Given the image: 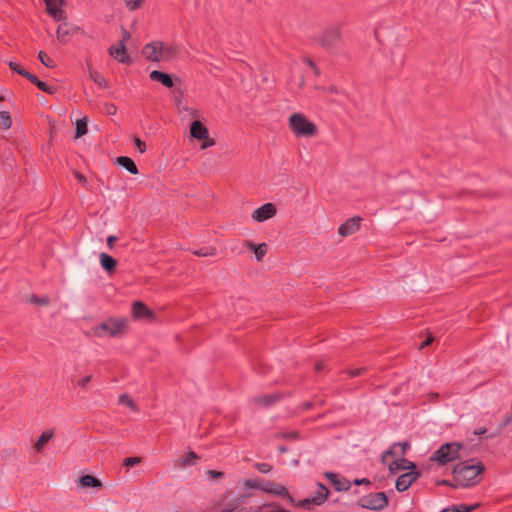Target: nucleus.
Here are the masks:
<instances>
[{"mask_svg":"<svg viewBox=\"0 0 512 512\" xmlns=\"http://www.w3.org/2000/svg\"><path fill=\"white\" fill-rule=\"evenodd\" d=\"M485 466L481 461L469 459L454 466L452 470L455 487H473L480 481Z\"/></svg>","mask_w":512,"mask_h":512,"instance_id":"nucleus-1","label":"nucleus"},{"mask_svg":"<svg viewBox=\"0 0 512 512\" xmlns=\"http://www.w3.org/2000/svg\"><path fill=\"white\" fill-rule=\"evenodd\" d=\"M289 129L298 137H313L318 131L316 124L302 113H293L289 117Z\"/></svg>","mask_w":512,"mask_h":512,"instance_id":"nucleus-2","label":"nucleus"},{"mask_svg":"<svg viewBox=\"0 0 512 512\" xmlns=\"http://www.w3.org/2000/svg\"><path fill=\"white\" fill-rule=\"evenodd\" d=\"M320 45L332 54L339 55L343 50V39L339 27L324 30L318 37Z\"/></svg>","mask_w":512,"mask_h":512,"instance_id":"nucleus-3","label":"nucleus"},{"mask_svg":"<svg viewBox=\"0 0 512 512\" xmlns=\"http://www.w3.org/2000/svg\"><path fill=\"white\" fill-rule=\"evenodd\" d=\"M127 329V320L124 318H109L93 328L97 337L109 335L110 337H121Z\"/></svg>","mask_w":512,"mask_h":512,"instance_id":"nucleus-4","label":"nucleus"},{"mask_svg":"<svg viewBox=\"0 0 512 512\" xmlns=\"http://www.w3.org/2000/svg\"><path fill=\"white\" fill-rule=\"evenodd\" d=\"M461 448L462 444L458 442L445 443L432 454L430 460L446 465L460 457Z\"/></svg>","mask_w":512,"mask_h":512,"instance_id":"nucleus-5","label":"nucleus"},{"mask_svg":"<svg viewBox=\"0 0 512 512\" xmlns=\"http://www.w3.org/2000/svg\"><path fill=\"white\" fill-rule=\"evenodd\" d=\"M357 505L368 510L381 511L387 507L388 498L385 492L370 493L361 497Z\"/></svg>","mask_w":512,"mask_h":512,"instance_id":"nucleus-6","label":"nucleus"},{"mask_svg":"<svg viewBox=\"0 0 512 512\" xmlns=\"http://www.w3.org/2000/svg\"><path fill=\"white\" fill-rule=\"evenodd\" d=\"M130 37L128 31H124L123 40L118 45H112L108 49L109 55L120 63L130 65L132 63L130 55L127 53L124 41Z\"/></svg>","mask_w":512,"mask_h":512,"instance_id":"nucleus-7","label":"nucleus"},{"mask_svg":"<svg viewBox=\"0 0 512 512\" xmlns=\"http://www.w3.org/2000/svg\"><path fill=\"white\" fill-rule=\"evenodd\" d=\"M180 54V45L174 42L159 41V58L161 61H171Z\"/></svg>","mask_w":512,"mask_h":512,"instance_id":"nucleus-8","label":"nucleus"},{"mask_svg":"<svg viewBox=\"0 0 512 512\" xmlns=\"http://www.w3.org/2000/svg\"><path fill=\"white\" fill-rule=\"evenodd\" d=\"M261 490L268 494L285 498L289 501V503H294V498L290 495L288 489L281 484L271 481H265L263 483V487H261Z\"/></svg>","mask_w":512,"mask_h":512,"instance_id":"nucleus-9","label":"nucleus"},{"mask_svg":"<svg viewBox=\"0 0 512 512\" xmlns=\"http://www.w3.org/2000/svg\"><path fill=\"white\" fill-rule=\"evenodd\" d=\"M80 31L81 28L79 26L63 22L59 24L56 31L57 40L62 44H67L70 41L71 37L76 35Z\"/></svg>","mask_w":512,"mask_h":512,"instance_id":"nucleus-10","label":"nucleus"},{"mask_svg":"<svg viewBox=\"0 0 512 512\" xmlns=\"http://www.w3.org/2000/svg\"><path fill=\"white\" fill-rule=\"evenodd\" d=\"M420 476L421 472L417 469L401 474L396 479V490L398 492L406 491Z\"/></svg>","mask_w":512,"mask_h":512,"instance_id":"nucleus-11","label":"nucleus"},{"mask_svg":"<svg viewBox=\"0 0 512 512\" xmlns=\"http://www.w3.org/2000/svg\"><path fill=\"white\" fill-rule=\"evenodd\" d=\"M47 13L56 21H63L66 19L65 11L62 6L65 4L64 0H44Z\"/></svg>","mask_w":512,"mask_h":512,"instance_id":"nucleus-12","label":"nucleus"},{"mask_svg":"<svg viewBox=\"0 0 512 512\" xmlns=\"http://www.w3.org/2000/svg\"><path fill=\"white\" fill-rule=\"evenodd\" d=\"M276 213V206L273 203H266L253 211L252 218L257 222H264L274 217Z\"/></svg>","mask_w":512,"mask_h":512,"instance_id":"nucleus-13","label":"nucleus"},{"mask_svg":"<svg viewBox=\"0 0 512 512\" xmlns=\"http://www.w3.org/2000/svg\"><path fill=\"white\" fill-rule=\"evenodd\" d=\"M362 218L360 216H354L347 219L344 223H342L338 228V233L342 237H347L360 229Z\"/></svg>","mask_w":512,"mask_h":512,"instance_id":"nucleus-14","label":"nucleus"},{"mask_svg":"<svg viewBox=\"0 0 512 512\" xmlns=\"http://www.w3.org/2000/svg\"><path fill=\"white\" fill-rule=\"evenodd\" d=\"M325 477L330 481L336 491H348L351 487V482L348 479L334 472H326Z\"/></svg>","mask_w":512,"mask_h":512,"instance_id":"nucleus-15","label":"nucleus"},{"mask_svg":"<svg viewBox=\"0 0 512 512\" xmlns=\"http://www.w3.org/2000/svg\"><path fill=\"white\" fill-rule=\"evenodd\" d=\"M416 469H417L416 464L414 462L406 459L405 457H400L399 459L394 460L389 464V471L392 474H396L400 470L413 471Z\"/></svg>","mask_w":512,"mask_h":512,"instance_id":"nucleus-16","label":"nucleus"},{"mask_svg":"<svg viewBox=\"0 0 512 512\" xmlns=\"http://www.w3.org/2000/svg\"><path fill=\"white\" fill-rule=\"evenodd\" d=\"M142 55L151 62H160L159 41H153L144 45Z\"/></svg>","mask_w":512,"mask_h":512,"instance_id":"nucleus-17","label":"nucleus"},{"mask_svg":"<svg viewBox=\"0 0 512 512\" xmlns=\"http://www.w3.org/2000/svg\"><path fill=\"white\" fill-rule=\"evenodd\" d=\"M132 316L135 319H149L153 317V312L141 301H135L132 304Z\"/></svg>","mask_w":512,"mask_h":512,"instance_id":"nucleus-18","label":"nucleus"},{"mask_svg":"<svg viewBox=\"0 0 512 512\" xmlns=\"http://www.w3.org/2000/svg\"><path fill=\"white\" fill-rule=\"evenodd\" d=\"M190 134L193 138H195L197 140H207L209 138V133H208L207 128L199 120H195L191 123Z\"/></svg>","mask_w":512,"mask_h":512,"instance_id":"nucleus-19","label":"nucleus"},{"mask_svg":"<svg viewBox=\"0 0 512 512\" xmlns=\"http://www.w3.org/2000/svg\"><path fill=\"white\" fill-rule=\"evenodd\" d=\"M410 448L408 441L397 442L390 446V448L383 454V458L386 456H399L404 457L407 450Z\"/></svg>","mask_w":512,"mask_h":512,"instance_id":"nucleus-20","label":"nucleus"},{"mask_svg":"<svg viewBox=\"0 0 512 512\" xmlns=\"http://www.w3.org/2000/svg\"><path fill=\"white\" fill-rule=\"evenodd\" d=\"M77 485L82 488H96L101 489L103 487V483L100 479L96 478L93 475H83L79 477V479L76 481Z\"/></svg>","mask_w":512,"mask_h":512,"instance_id":"nucleus-21","label":"nucleus"},{"mask_svg":"<svg viewBox=\"0 0 512 512\" xmlns=\"http://www.w3.org/2000/svg\"><path fill=\"white\" fill-rule=\"evenodd\" d=\"M149 77L152 81L159 82L166 88H172L174 86L173 79L168 73L153 70L150 72Z\"/></svg>","mask_w":512,"mask_h":512,"instance_id":"nucleus-22","label":"nucleus"},{"mask_svg":"<svg viewBox=\"0 0 512 512\" xmlns=\"http://www.w3.org/2000/svg\"><path fill=\"white\" fill-rule=\"evenodd\" d=\"M282 398L280 393H273L270 395H261L254 398V403L260 407H269Z\"/></svg>","mask_w":512,"mask_h":512,"instance_id":"nucleus-23","label":"nucleus"},{"mask_svg":"<svg viewBox=\"0 0 512 512\" xmlns=\"http://www.w3.org/2000/svg\"><path fill=\"white\" fill-rule=\"evenodd\" d=\"M53 436V429L45 430L44 432H42L34 444L35 451L38 453L42 452L43 449L45 448V445L53 438Z\"/></svg>","mask_w":512,"mask_h":512,"instance_id":"nucleus-24","label":"nucleus"},{"mask_svg":"<svg viewBox=\"0 0 512 512\" xmlns=\"http://www.w3.org/2000/svg\"><path fill=\"white\" fill-rule=\"evenodd\" d=\"M99 259H100V264L102 266V268L108 272V273H113L116 269V266H117V261L110 255H108L107 253H100L99 255Z\"/></svg>","mask_w":512,"mask_h":512,"instance_id":"nucleus-25","label":"nucleus"},{"mask_svg":"<svg viewBox=\"0 0 512 512\" xmlns=\"http://www.w3.org/2000/svg\"><path fill=\"white\" fill-rule=\"evenodd\" d=\"M199 459L200 457L194 451H189L177 461V467L184 468L194 466Z\"/></svg>","mask_w":512,"mask_h":512,"instance_id":"nucleus-26","label":"nucleus"},{"mask_svg":"<svg viewBox=\"0 0 512 512\" xmlns=\"http://www.w3.org/2000/svg\"><path fill=\"white\" fill-rule=\"evenodd\" d=\"M328 495H329L328 488L325 485L318 483V490L311 497V501L313 502V505L319 506L326 501Z\"/></svg>","mask_w":512,"mask_h":512,"instance_id":"nucleus-27","label":"nucleus"},{"mask_svg":"<svg viewBox=\"0 0 512 512\" xmlns=\"http://www.w3.org/2000/svg\"><path fill=\"white\" fill-rule=\"evenodd\" d=\"M249 512H291L281 508L277 503L263 504L260 506L251 507Z\"/></svg>","mask_w":512,"mask_h":512,"instance_id":"nucleus-28","label":"nucleus"},{"mask_svg":"<svg viewBox=\"0 0 512 512\" xmlns=\"http://www.w3.org/2000/svg\"><path fill=\"white\" fill-rule=\"evenodd\" d=\"M116 164H118L119 166L123 167L128 172H130L131 174H137L138 173V168H137L135 162L133 161V159H131L130 157H127V156L117 157Z\"/></svg>","mask_w":512,"mask_h":512,"instance_id":"nucleus-29","label":"nucleus"},{"mask_svg":"<svg viewBox=\"0 0 512 512\" xmlns=\"http://www.w3.org/2000/svg\"><path fill=\"white\" fill-rule=\"evenodd\" d=\"M31 83H33L39 90L47 93L54 94L56 92V88L49 86L47 83L39 80L35 75L31 74L27 78Z\"/></svg>","mask_w":512,"mask_h":512,"instance_id":"nucleus-30","label":"nucleus"},{"mask_svg":"<svg viewBox=\"0 0 512 512\" xmlns=\"http://www.w3.org/2000/svg\"><path fill=\"white\" fill-rule=\"evenodd\" d=\"M478 507H479V504H474V505L458 504V505H452L450 507L444 508L441 510V512H472Z\"/></svg>","mask_w":512,"mask_h":512,"instance_id":"nucleus-31","label":"nucleus"},{"mask_svg":"<svg viewBox=\"0 0 512 512\" xmlns=\"http://www.w3.org/2000/svg\"><path fill=\"white\" fill-rule=\"evenodd\" d=\"M89 77L99 87L104 88V89H107L109 87L107 80L100 72H98L96 70H90Z\"/></svg>","mask_w":512,"mask_h":512,"instance_id":"nucleus-32","label":"nucleus"},{"mask_svg":"<svg viewBox=\"0 0 512 512\" xmlns=\"http://www.w3.org/2000/svg\"><path fill=\"white\" fill-rule=\"evenodd\" d=\"M246 497L247 496H242V497L234 500L233 502L229 503L228 505L222 507L219 512H241L242 511L241 504Z\"/></svg>","mask_w":512,"mask_h":512,"instance_id":"nucleus-33","label":"nucleus"},{"mask_svg":"<svg viewBox=\"0 0 512 512\" xmlns=\"http://www.w3.org/2000/svg\"><path fill=\"white\" fill-rule=\"evenodd\" d=\"M87 133V119L84 117L76 122V137H82Z\"/></svg>","mask_w":512,"mask_h":512,"instance_id":"nucleus-34","label":"nucleus"},{"mask_svg":"<svg viewBox=\"0 0 512 512\" xmlns=\"http://www.w3.org/2000/svg\"><path fill=\"white\" fill-rule=\"evenodd\" d=\"M37 58L45 67H47V68L55 67L54 61L44 51H39Z\"/></svg>","mask_w":512,"mask_h":512,"instance_id":"nucleus-35","label":"nucleus"},{"mask_svg":"<svg viewBox=\"0 0 512 512\" xmlns=\"http://www.w3.org/2000/svg\"><path fill=\"white\" fill-rule=\"evenodd\" d=\"M12 125V120L9 112L1 111L0 112V127L3 129H9Z\"/></svg>","mask_w":512,"mask_h":512,"instance_id":"nucleus-36","label":"nucleus"},{"mask_svg":"<svg viewBox=\"0 0 512 512\" xmlns=\"http://www.w3.org/2000/svg\"><path fill=\"white\" fill-rule=\"evenodd\" d=\"M8 65L12 71L18 73L19 75H21L22 77H24L26 79L30 75V73L28 71H26L24 68H22L18 63L14 62V61H10L8 63Z\"/></svg>","mask_w":512,"mask_h":512,"instance_id":"nucleus-37","label":"nucleus"},{"mask_svg":"<svg viewBox=\"0 0 512 512\" xmlns=\"http://www.w3.org/2000/svg\"><path fill=\"white\" fill-rule=\"evenodd\" d=\"M193 254L196 256H200V257L214 256V255H216V249L215 248H201V249L195 250L193 252Z\"/></svg>","mask_w":512,"mask_h":512,"instance_id":"nucleus-38","label":"nucleus"},{"mask_svg":"<svg viewBox=\"0 0 512 512\" xmlns=\"http://www.w3.org/2000/svg\"><path fill=\"white\" fill-rule=\"evenodd\" d=\"M267 253V245L265 243L258 244L254 250L255 257L258 261H261Z\"/></svg>","mask_w":512,"mask_h":512,"instance_id":"nucleus-39","label":"nucleus"},{"mask_svg":"<svg viewBox=\"0 0 512 512\" xmlns=\"http://www.w3.org/2000/svg\"><path fill=\"white\" fill-rule=\"evenodd\" d=\"M119 402L130 407L132 410H137V406L134 401L126 394L120 395Z\"/></svg>","mask_w":512,"mask_h":512,"instance_id":"nucleus-40","label":"nucleus"},{"mask_svg":"<svg viewBox=\"0 0 512 512\" xmlns=\"http://www.w3.org/2000/svg\"><path fill=\"white\" fill-rule=\"evenodd\" d=\"M290 504L294 507H302L305 509H310V506L313 505V502L311 501V497H310V498H306V499L299 500V501H296L294 499V503H290Z\"/></svg>","mask_w":512,"mask_h":512,"instance_id":"nucleus-41","label":"nucleus"},{"mask_svg":"<svg viewBox=\"0 0 512 512\" xmlns=\"http://www.w3.org/2000/svg\"><path fill=\"white\" fill-rule=\"evenodd\" d=\"M254 468L260 473L267 474L272 471V465L268 463H255Z\"/></svg>","mask_w":512,"mask_h":512,"instance_id":"nucleus-42","label":"nucleus"},{"mask_svg":"<svg viewBox=\"0 0 512 512\" xmlns=\"http://www.w3.org/2000/svg\"><path fill=\"white\" fill-rule=\"evenodd\" d=\"M128 10L134 11L140 8L143 0H123Z\"/></svg>","mask_w":512,"mask_h":512,"instance_id":"nucleus-43","label":"nucleus"},{"mask_svg":"<svg viewBox=\"0 0 512 512\" xmlns=\"http://www.w3.org/2000/svg\"><path fill=\"white\" fill-rule=\"evenodd\" d=\"M30 302L36 305H48L50 300L48 297H38L36 295H33L30 298Z\"/></svg>","mask_w":512,"mask_h":512,"instance_id":"nucleus-44","label":"nucleus"},{"mask_svg":"<svg viewBox=\"0 0 512 512\" xmlns=\"http://www.w3.org/2000/svg\"><path fill=\"white\" fill-rule=\"evenodd\" d=\"M244 486L249 489H260L263 487V484H260L258 480L248 479L244 481Z\"/></svg>","mask_w":512,"mask_h":512,"instance_id":"nucleus-45","label":"nucleus"},{"mask_svg":"<svg viewBox=\"0 0 512 512\" xmlns=\"http://www.w3.org/2000/svg\"><path fill=\"white\" fill-rule=\"evenodd\" d=\"M141 462V458L139 457H127L123 461V465L125 467H132L136 464H139Z\"/></svg>","mask_w":512,"mask_h":512,"instance_id":"nucleus-46","label":"nucleus"},{"mask_svg":"<svg viewBox=\"0 0 512 512\" xmlns=\"http://www.w3.org/2000/svg\"><path fill=\"white\" fill-rule=\"evenodd\" d=\"M366 370L367 369L365 367L350 369L347 371V374L349 377H358L363 375L366 372Z\"/></svg>","mask_w":512,"mask_h":512,"instance_id":"nucleus-47","label":"nucleus"},{"mask_svg":"<svg viewBox=\"0 0 512 512\" xmlns=\"http://www.w3.org/2000/svg\"><path fill=\"white\" fill-rule=\"evenodd\" d=\"M133 142L140 153H144L146 151V143L142 141L140 138L135 137Z\"/></svg>","mask_w":512,"mask_h":512,"instance_id":"nucleus-48","label":"nucleus"},{"mask_svg":"<svg viewBox=\"0 0 512 512\" xmlns=\"http://www.w3.org/2000/svg\"><path fill=\"white\" fill-rule=\"evenodd\" d=\"M512 423V412L505 415L502 422L499 424V430H503L505 427Z\"/></svg>","mask_w":512,"mask_h":512,"instance_id":"nucleus-49","label":"nucleus"},{"mask_svg":"<svg viewBox=\"0 0 512 512\" xmlns=\"http://www.w3.org/2000/svg\"><path fill=\"white\" fill-rule=\"evenodd\" d=\"M278 437H281L283 439L293 440V439L298 438V432L292 431V432H287V433H280L278 435Z\"/></svg>","mask_w":512,"mask_h":512,"instance_id":"nucleus-50","label":"nucleus"},{"mask_svg":"<svg viewBox=\"0 0 512 512\" xmlns=\"http://www.w3.org/2000/svg\"><path fill=\"white\" fill-rule=\"evenodd\" d=\"M105 111L108 115H114L117 112V107L112 103H106Z\"/></svg>","mask_w":512,"mask_h":512,"instance_id":"nucleus-51","label":"nucleus"},{"mask_svg":"<svg viewBox=\"0 0 512 512\" xmlns=\"http://www.w3.org/2000/svg\"><path fill=\"white\" fill-rule=\"evenodd\" d=\"M91 379H92V375H87V376L83 377L82 379H80L77 382V385L82 388H85L88 385V383L91 381Z\"/></svg>","mask_w":512,"mask_h":512,"instance_id":"nucleus-52","label":"nucleus"},{"mask_svg":"<svg viewBox=\"0 0 512 512\" xmlns=\"http://www.w3.org/2000/svg\"><path fill=\"white\" fill-rule=\"evenodd\" d=\"M352 483L354 485H358V486H360V485L370 486L371 485V481L368 478L354 479Z\"/></svg>","mask_w":512,"mask_h":512,"instance_id":"nucleus-53","label":"nucleus"},{"mask_svg":"<svg viewBox=\"0 0 512 512\" xmlns=\"http://www.w3.org/2000/svg\"><path fill=\"white\" fill-rule=\"evenodd\" d=\"M74 176L82 185L85 186L87 184V179L82 173L74 171Z\"/></svg>","mask_w":512,"mask_h":512,"instance_id":"nucleus-54","label":"nucleus"},{"mask_svg":"<svg viewBox=\"0 0 512 512\" xmlns=\"http://www.w3.org/2000/svg\"><path fill=\"white\" fill-rule=\"evenodd\" d=\"M207 474L209 475L210 478H221L224 476L223 472L216 470H208Z\"/></svg>","mask_w":512,"mask_h":512,"instance_id":"nucleus-55","label":"nucleus"},{"mask_svg":"<svg viewBox=\"0 0 512 512\" xmlns=\"http://www.w3.org/2000/svg\"><path fill=\"white\" fill-rule=\"evenodd\" d=\"M117 241V237L110 235L107 237V246L109 249H113L114 243Z\"/></svg>","mask_w":512,"mask_h":512,"instance_id":"nucleus-56","label":"nucleus"},{"mask_svg":"<svg viewBox=\"0 0 512 512\" xmlns=\"http://www.w3.org/2000/svg\"><path fill=\"white\" fill-rule=\"evenodd\" d=\"M302 62L304 64H306L308 67H310L311 69L315 68V65H316L315 62L309 57H303Z\"/></svg>","mask_w":512,"mask_h":512,"instance_id":"nucleus-57","label":"nucleus"},{"mask_svg":"<svg viewBox=\"0 0 512 512\" xmlns=\"http://www.w3.org/2000/svg\"><path fill=\"white\" fill-rule=\"evenodd\" d=\"M434 338L432 336L427 337L425 341H423L420 345V349H423L424 347L430 345L433 342Z\"/></svg>","mask_w":512,"mask_h":512,"instance_id":"nucleus-58","label":"nucleus"},{"mask_svg":"<svg viewBox=\"0 0 512 512\" xmlns=\"http://www.w3.org/2000/svg\"><path fill=\"white\" fill-rule=\"evenodd\" d=\"M324 368H325V364H324V362H321V361H320V362H317V363L315 364V366H314L315 371H316V372H318V373H319V372H321V371H323V370H324Z\"/></svg>","mask_w":512,"mask_h":512,"instance_id":"nucleus-59","label":"nucleus"},{"mask_svg":"<svg viewBox=\"0 0 512 512\" xmlns=\"http://www.w3.org/2000/svg\"><path fill=\"white\" fill-rule=\"evenodd\" d=\"M245 246H246L249 250L254 251V250L257 248V246H258V245L254 244V243H253V242H251V241H246V242H245Z\"/></svg>","mask_w":512,"mask_h":512,"instance_id":"nucleus-60","label":"nucleus"},{"mask_svg":"<svg viewBox=\"0 0 512 512\" xmlns=\"http://www.w3.org/2000/svg\"><path fill=\"white\" fill-rule=\"evenodd\" d=\"M486 432H487V429H486V428H484V427H482V428H478V429H476V430L474 431V434H475V435L480 436V435L485 434Z\"/></svg>","mask_w":512,"mask_h":512,"instance_id":"nucleus-61","label":"nucleus"},{"mask_svg":"<svg viewBox=\"0 0 512 512\" xmlns=\"http://www.w3.org/2000/svg\"><path fill=\"white\" fill-rule=\"evenodd\" d=\"M441 484L446 485V486H450V487H453V488H456V487H455V484L451 483V482H450V481H448V480H443V481L441 482Z\"/></svg>","mask_w":512,"mask_h":512,"instance_id":"nucleus-62","label":"nucleus"},{"mask_svg":"<svg viewBox=\"0 0 512 512\" xmlns=\"http://www.w3.org/2000/svg\"><path fill=\"white\" fill-rule=\"evenodd\" d=\"M312 71L314 73L315 76H319L320 75V70L319 68L317 67V65H315V68H312Z\"/></svg>","mask_w":512,"mask_h":512,"instance_id":"nucleus-63","label":"nucleus"},{"mask_svg":"<svg viewBox=\"0 0 512 512\" xmlns=\"http://www.w3.org/2000/svg\"><path fill=\"white\" fill-rule=\"evenodd\" d=\"M286 451H287V448H286L285 446H279V447H278V452H279L280 454H283V453H285Z\"/></svg>","mask_w":512,"mask_h":512,"instance_id":"nucleus-64","label":"nucleus"}]
</instances>
